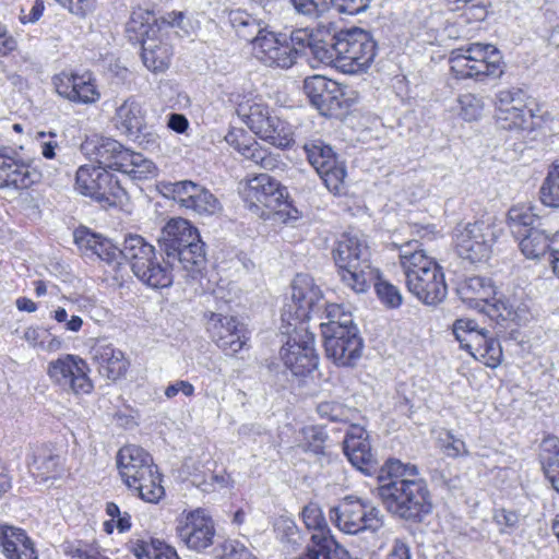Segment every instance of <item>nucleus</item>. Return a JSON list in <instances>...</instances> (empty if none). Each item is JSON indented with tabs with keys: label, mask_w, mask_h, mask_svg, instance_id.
<instances>
[{
	"label": "nucleus",
	"mask_w": 559,
	"mask_h": 559,
	"mask_svg": "<svg viewBox=\"0 0 559 559\" xmlns=\"http://www.w3.org/2000/svg\"><path fill=\"white\" fill-rule=\"evenodd\" d=\"M456 290L464 304L506 328L509 322L520 325L530 318L528 306L515 296L495 299V286L489 278L467 277L459 284Z\"/></svg>",
	"instance_id": "1"
},
{
	"label": "nucleus",
	"mask_w": 559,
	"mask_h": 559,
	"mask_svg": "<svg viewBox=\"0 0 559 559\" xmlns=\"http://www.w3.org/2000/svg\"><path fill=\"white\" fill-rule=\"evenodd\" d=\"M377 490L388 512L399 519L417 523L431 512L430 492L423 478L388 479Z\"/></svg>",
	"instance_id": "2"
},
{
	"label": "nucleus",
	"mask_w": 559,
	"mask_h": 559,
	"mask_svg": "<svg viewBox=\"0 0 559 559\" xmlns=\"http://www.w3.org/2000/svg\"><path fill=\"white\" fill-rule=\"evenodd\" d=\"M342 282L360 294L378 278V270L370 262V249L364 235L345 234L333 251Z\"/></svg>",
	"instance_id": "3"
},
{
	"label": "nucleus",
	"mask_w": 559,
	"mask_h": 559,
	"mask_svg": "<svg viewBox=\"0 0 559 559\" xmlns=\"http://www.w3.org/2000/svg\"><path fill=\"white\" fill-rule=\"evenodd\" d=\"M117 467L123 483L142 500L155 503L164 496L158 468L143 448L134 444L121 448L117 454Z\"/></svg>",
	"instance_id": "4"
},
{
	"label": "nucleus",
	"mask_w": 559,
	"mask_h": 559,
	"mask_svg": "<svg viewBox=\"0 0 559 559\" xmlns=\"http://www.w3.org/2000/svg\"><path fill=\"white\" fill-rule=\"evenodd\" d=\"M240 194L249 210L262 218L277 216L283 222L296 221L299 212L288 201L286 188L267 174H260L240 183Z\"/></svg>",
	"instance_id": "5"
},
{
	"label": "nucleus",
	"mask_w": 559,
	"mask_h": 559,
	"mask_svg": "<svg viewBox=\"0 0 559 559\" xmlns=\"http://www.w3.org/2000/svg\"><path fill=\"white\" fill-rule=\"evenodd\" d=\"M330 58L336 69L347 74L366 72L377 53L371 34L362 28L343 29L332 37Z\"/></svg>",
	"instance_id": "6"
},
{
	"label": "nucleus",
	"mask_w": 559,
	"mask_h": 559,
	"mask_svg": "<svg viewBox=\"0 0 559 559\" xmlns=\"http://www.w3.org/2000/svg\"><path fill=\"white\" fill-rule=\"evenodd\" d=\"M449 61L456 79H499L506 68L501 51L491 44L473 43L453 50Z\"/></svg>",
	"instance_id": "7"
},
{
	"label": "nucleus",
	"mask_w": 559,
	"mask_h": 559,
	"mask_svg": "<svg viewBox=\"0 0 559 559\" xmlns=\"http://www.w3.org/2000/svg\"><path fill=\"white\" fill-rule=\"evenodd\" d=\"M322 293L312 277L307 274H298L292 283L290 297L286 299L282 309V321L287 325L298 329L310 320L312 314H318L323 308Z\"/></svg>",
	"instance_id": "8"
},
{
	"label": "nucleus",
	"mask_w": 559,
	"mask_h": 559,
	"mask_svg": "<svg viewBox=\"0 0 559 559\" xmlns=\"http://www.w3.org/2000/svg\"><path fill=\"white\" fill-rule=\"evenodd\" d=\"M500 229L490 221L457 225L453 238L457 254L472 263L487 261Z\"/></svg>",
	"instance_id": "9"
},
{
	"label": "nucleus",
	"mask_w": 559,
	"mask_h": 559,
	"mask_svg": "<svg viewBox=\"0 0 559 559\" xmlns=\"http://www.w3.org/2000/svg\"><path fill=\"white\" fill-rule=\"evenodd\" d=\"M329 515L341 532L349 535L367 530L374 532L382 525L380 510L369 501L354 496L345 497L337 506L331 508Z\"/></svg>",
	"instance_id": "10"
},
{
	"label": "nucleus",
	"mask_w": 559,
	"mask_h": 559,
	"mask_svg": "<svg viewBox=\"0 0 559 559\" xmlns=\"http://www.w3.org/2000/svg\"><path fill=\"white\" fill-rule=\"evenodd\" d=\"M302 150L310 165L316 169L325 187L340 193L346 177L344 163L340 162L333 148L320 139L307 141Z\"/></svg>",
	"instance_id": "11"
},
{
	"label": "nucleus",
	"mask_w": 559,
	"mask_h": 559,
	"mask_svg": "<svg viewBox=\"0 0 559 559\" xmlns=\"http://www.w3.org/2000/svg\"><path fill=\"white\" fill-rule=\"evenodd\" d=\"M88 366L76 355L66 354L48 364L47 373L50 380L66 392L87 394L93 389L88 378Z\"/></svg>",
	"instance_id": "12"
},
{
	"label": "nucleus",
	"mask_w": 559,
	"mask_h": 559,
	"mask_svg": "<svg viewBox=\"0 0 559 559\" xmlns=\"http://www.w3.org/2000/svg\"><path fill=\"white\" fill-rule=\"evenodd\" d=\"M246 123L261 140L275 147L285 148L294 142L292 126L272 115L270 108L262 104L250 106Z\"/></svg>",
	"instance_id": "13"
},
{
	"label": "nucleus",
	"mask_w": 559,
	"mask_h": 559,
	"mask_svg": "<svg viewBox=\"0 0 559 559\" xmlns=\"http://www.w3.org/2000/svg\"><path fill=\"white\" fill-rule=\"evenodd\" d=\"M295 335L289 336L281 349V358L294 376L304 377L318 366V355L314 350V336L307 328L294 329Z\"/></svg>",
	"instance_id": "14"
},
{
	"label": "nucleus",
	"mask_w": 559,
	"mask_h": 559,
	"mask_svg": "<svg viewBox=\"0 0 559 559\" xmlns=\"http://www.w3.org/2000/svg\"><path fill=\"white\" fill-rule=\"evenodd\" d=\"M206 331L211 340L227 355H235L247 342L246 328L236 317L205 313Z\"/></svg>",
	"instance_id": "15"
},
{
	"label": "nucleus",
	"mask_w": 559,
	"mask_h": 559,
	"mask_svg": "<svg viewBox=\"0 0 559 559\" xmlns=\"http://www.w3.org/2000/svg\"><path fill=\"white\" fill-rule=\"evenodd\" d=\"M326 356L338 366H354L361 356L362 338L357 328H336L322 333Z\"/></svg>",
	"instance_id": "16"
},
{
	"label": "nucleus",
	"mask_w": 559,
	"mask_h": 559,
	"mask_svg": "<svg viewBox=\"0 0 559 559\" xmlns=\"http://www.w3.org/2000/svg\"><path fill=\"white\" fill-rule=\"evenodd\" d=\"M177 535L192 550L202 551L213 544L215 527L205 510L197 509L182 516L177 525Z\"/></svg>",
	"instance_id": "17"
},
{
	"label": "nucleus",
	"mask_w": 559,
	"mask_h": 559,
	"mask_svg": "<svg viewBox=\"0 0 559 559\" xmlns=\"http://www.w3.org/2000/svg\"><path fill=\"white\" fill-rule=\"evenodd\" d=\"M168 191L180 206L200 215H213L221 209L219 201L213 193L190 180L170 183Z\"/></svg>",
	"instance_id": "18"
},
{
	"label": "nucleus",
	"mask_w": 559,
	"mask_h": 559,
	"mask_svg": "<svg viewBox=\"0 0 559 559\" xmlns=\"http://www.w3.org/2000/svg\"><path fill=\"white\" fill-rule=\"evenodd\" d=\"M526 94L519 87L501 90L496 95L497 118L504 129H525L527 118H532L526 109Z\"/></svg>",
	"instance_id": "19"
},
{
	"label": "nucleus",
	"mask_w": 559,
	"mask_h": 559,
	"mask_svg": "<svg viewBox=\"0 0 559 559\" xmlns=\"http://www.w3.org/2000/svg\"><path fill=\"white\" fill-rule=\"evenodd\" d=\"M253 53L258 60L267 67L287 69L293 66V53L286 34L267 29L255 38Z\"/></svg>",
	"instance_id": "20"
},
{
	"label": "nucleus",
	"mask_w": 559,
	"mask_h": 559,
	"mask_svg": "<svg viewBox=\"0 0 559 559\" xmlns=\"http://www.w3.org/2000/svg\"><path fill=\"white\" fill-rule=\"evenodd\" d=\"M344 453L354 467L366 475L377 471L378 462L369 436L359 425H350L343 441Z\"/></svg>",
	"instance_id": "21"
},
{
	"label": "nucleus",
	"mask_w": 559,
	"mask_h": 559,
	"mask_svg": "<svg viewBox=\"0 0 559 559\" xmlns=\"http://www.w3.org/2000/svg\"><path fill=\"white\" fill-rule=\"evenodd\" d=\"M519 246L528 259L548 254L552 271L559 277V231L550 234L539 227L527 229Z\"/></svg>",
	"instance_id": "22"
},
{
	"label": "nucleus",
	"mask_w": 559,
	"mask_h": 559,
	"mask_svg": "<svg viewBox=\"0 0 559 559\" xmlns=\"http://www.w3.org/2000/svg\"><path fill=\"white\" fill-rule=\"evenodd\" d=\"M405 282L408 292L426 305L441 302L448 293L444 274L439 264L421 272L420 275H411V278Z\"/></svg>",
	"instance_id": "23"
},
{
	"label": "nucleus",
	"mask_w": 559,
	"mask_h": 559,
	"mask_svg": "<svg viewBox=\"0 0 559 559\" xmlns=\"http://www.w3.org/2000/svg\"><path fill=\"white\" fill-rule=\"evenodd\" d=\"M146 110L139 97L131 95L115 109L112 123L115 128L131 140H139L145 130Z\"/></svg>",
	"instance_id": "24"
},
{
	"label": "nucleus",
	"mask_w": 559,
	"mask_h": 559,
	"mask_svg": "<svg viewBox=\"0 0 559 559\" xmlns=\"http://www.w3.org/2000/svg\"><path fill=\"white\" fill-rule=\"evenodd\" d=\"M91 159L97 164V167L104 170H115L121 173L122 167L128 162L129 151L114 139H100L96 142H86L83 146Z\"/></svg>",
	"instance_id": "25"
},
{
	"label": "nucleus",
	"mask_w": 559,
	"mask_h": 559,
	"mask_svg": "<svg viewBox=\"0 0 559 559\" xmlns=\"http://www.w3.org/2000/svg\"><path fill=\"white\" fill-rule=\"evenodd\" d=\"M319 33L305 27L294 29L288 36L289 48L293 53V64L299 56L311 55L323 63H332L330 58V44L322 40Z\"/></svg>",
	"instance_id": "26"
},
{
	"label": "nucleus",
	"mask_w": 559,
	"mask_h": 559,
	"mask_svg": "<svg viewBox=\"0 0 559 559\" xmlns=\"http://www.w3.org/2000/svg\"><path fill=\"white\" fill-rule=\"evenodd\" d=\"M91 357L99 373L110 380L121 378L128 370L129 362L124 354L110 343L98 341L91 348Z\"/></svg>",
	"instance_id": "27"
},
{
	"label": "nucleus",
	"mask_w": 559,
	"mask_h": 559,
	"mask_svg": "<svg viewBox=\"0 0 559 559\" xmlns=\"http://www.w3.org/2000/svg\"><path fill=\"white\" fill-rule=\"evenodd\" d=\"M198 238L197 229L185 218H171L162 229L158 245L168 259L176 250Z\"/></svg>",
	"instance_id": "28"
},
{
	"label": "nucleus",
	"mask_w": 559,
	"mask_h": 559,
	"mask_svg": "<svg viewBox=\"0 0 559 559\" xmlns=\"http://www.w3.org/2000/svg\"><path fill=\"white\" fill-rule=\"evenodd\" d=\"M393 246L399 250V261L404 272L405 281L409 280L411 275H420L421 272L438 265L432 258L426 254L421 243L417 240H411L402 245L393 243Z\"/></svg>",
	"instance_id": "29"
},
{
	"label": "nucleus",
	"mask_w": 559,
	"mask_h": 559,
	"mask_svg": "<svg viewBox=\"0 0 559 559\" xmlns=\"http://www.w3.org/2000/svg\"><path fill=\"white\" fill-rule=\"evenodd\" d=\"M295 9L308 16H320L333 5L340 13L355 15L365 11L370 0H292Z\"/></svg>",
	"instance_id": "30"
},
{
	"label": "nucleus",
	"mask_w": 559,
	"mask_h": 559,
	"mask_svg": "<svg viewBox=\"0 0 559 559\" xmlns=\"http://www.w3.org/2000/svg\"><path fill=\"white\" fill-rule=\"evenodd\" d=\"M74 241L85 253L91 252L108 263L114 262L121 252V248L114 245L110 239L92 233L86 227H80L74 231Z\"/></svg>",
	"instance_id": "31"
},
{
	"label": "nucleus",
	"mask_w": 559,
	"mask_h": 559,
	"mask_svg": "<svg viewBox=\"0 0 559 559\" xmlns=\"http://www.w3.org/2000/svg\"><path fill=\"white\" fill-rule=\"evenodd\" d=\"M133 274L142 284L150 288H166L174 282L173 261L168 258L164 260L155 255L146 263H142L140 269Z\"/></svg>",
	"instance_id": "32"
},
{
	"label": "nucleus",
	"mask_w": 559,
	"mask_h": 559,
	"mask_svg": "<svg viewBox=\"0 0 559 559\" xmlns=\"http://www.w3.org/2000/svg\"><path fill=\"white\" fill-rule=\"evenodd\" d=\"M0 537L3 552L8 559H37L33 543L21 528L2 525Z\"/></svg>",
	"instance_id": "33"
},
{
	"label": "nucleus",
	"mask_w": 559,
	"mask_h": 559,
	"mask_svg": "<svg viewBox=\"0 0 559 559\" xmlns=\"http://www.w3.org/2000/svg\"><path fill=\"white\" fill-rule=\"evenodd\" d=\"M453 334L461 347L466 349L474 358L477 357L491 337L485 329H479L478 324L468 318L455 320L453 323Z\"/></svg>",
	"instance_id": "34"
},
{
	"label": "nucleus",
	"mask_w": 559,
	"mask_h": 559,
	"mask_svg": "<svg viewBox=\"0 0 559 559\" xmlns=\"http://www.w3.org/2000/svg\"><path fill=\"white\" fill-rule=\"evenodd\" d=\"M156 22L153 12L142 8L133 10L126 26L129 40L142 46L148 38H155L158 33Z\"/></svg>",
	"instance_id": "35"
},
{
	"label": "nucleus",
	"mask_w": 559,
	"mask_h": 559,
	"mask_svg": "<svg viewBox=\"0 0 559 559\" xmlns=\"http://www.w3.org/2000/svg\"><path fill=\"white\" fill-rule=\"evenodd\" d=\"M142 61L154 73H160L168 69L173 55L171 47L155 38H148L143 43Z\"/></svg>",
	"instance_id": "36"
},
{
	"label": "nucleus",
	"mask_w": 559,
	"mask_h": 559,
	"mask_svg": "<svg viewBox=\"0 0 559 559\" xmlns=\"http://www.w3.org/2000/svg\"><path fill=\"white\" fill-rule=\"evenodd\" d=\"M120 255L130 264L132 273L138 271L142 263L156 255L155 248L140 235H128L124 238Z\"/></svg>",
	"instance_id": "37"
},
{
	"label": "nucleus",
	"mask_w": 559,
	"mask_h": 559,
	"mask_svg": "<svg viewBox=\"0 0 559 559\" xmlns=\"http://www.w3.org/2000/svg\"><path fill=\"white\" fill-rule=\"evenodd\" d=\"M229 23L237 35L251 43L252 46H254L255 38L267 31V24L263 20L254 17L245 10L230 11Z\"/></svg>",
	"instance_id": "38"
},
{
	"label": "nucleus",
	"mask_w": 559,
	"mask_h": 559,
	"mask_svg": "<svg viewBox=\"0 0 559 559\" xmlns=\"http://www.w3.org/2000/svg\"><path fill=\"white\" fill-rule=\"evenodd\" d=\"M539 457L547 479L559 492V439L557 437L548 436L542 441Z\"/></svg>",
	"instance_id": "39"
},
{
	"label": "nucleus",
	"mask_w": 559,
	"mask_h": 559,
	"mask_svg": "<svg viewBox=\"0 0 559 559\" xmlns=\"http://www.w3.org/2000/svg\"><path fill=\"white\" fill-rule=\"evenodd\" d=\"M301 518L306 527L311 532L309 543L314 544L316 542L322 543L323 539H335L319 504L309 503L305 506Z\"/></svg>",
	"instance_id": "40"
},
{
	"label": "nucleus",
	"mask_w": 559,
	"mask_h": 559,
	"mask_svg": "<svg viewBox=\"0 0 559 559\" xmlns=\"http://www.w3.org/2000/svg\"><path fill=\"white\" fill-rule=\"evenodd\" d=\"M128 548L138 559H179L175 548L159 539L130 540Z\"/></svg>",
	"instance_id": "41"
},
{
	"label": "nucleus",
	"mask_w": 559,
	"mask_h": 559,
	"mask_svg": "<svg viewBox=\"0 0 559 559\" xmlns=\"http://www.w3.org/2000/svg\"><path fill=\"white\" fill-rule=\"evenodd\" d=\"M170 261L173 263L178 261L185 270L191 273L192 276L199 273L205 263L204 243L198 237L195 240L190 241L187 246L181 247L171 254Z\"/></svg>",
	"instance_id": "42"
},
{
	"label": "nucleus",
	"mask_w": 559,
	"mask_h": 559,
	"mask_svg": "<svg viewBox=\"0 0 559 559\" xmlns=\"http://www.w3.org/2000/svg\"><path fill=\"white\" fill-rule=\"evenodd\" d=\"M98 179V193H95L93 199L104 206H116L121 203L126 197V190L120 181L108 170H104Z\"/></svg>",
	"instance_id": "43"
},
{
	"label": "nucleus",
	"mask_w": 559,
	"mask_h": 559,
	"mask_svg": "<svg viewBox=\"0 0 559 559\" xmlns=\"http://www.w3.org/2000/svg\"><path fill=\"white\" fill-rule=\"evenodd\" d=\"M297 559H352L347 549L336 539H323L322 543H309Z\"/></svg>",
	"instance_id": "44"
},
{
	"label": "nucleus",
	"mask_w": 559,
	"mask_h": 559,
	"mask_svg": "<svg viewBox=\"0 0 559 559\" xmlns=\"http://www.w3.org/2000/svg\"><path fill=\"white\" fill-rule=\"evenodd\" d=\"M301 439L299 445L305 452L313 453L314 455H325L326 441L329 436L323 427L307 426L300 430Z\"/></svg>",
	"instance_id": "45"
},
{
	"label": "nucleus",
	"mask_w": 559,
	"mask_h": 559,
	"mask_svg": "<svg viewBox=\"0 0 559 559\" xmlns=\"http://www.w3.org/2000/svg\"><path fill=\"white\" fill-rule=\"evenodd\" d=\"M347 99L338 83L335 82V88L328 86L325 93L321 95L316 108L324 116H335L341 110L347 108Z\"/></svg>",
	"instance_id": "46"
},
{
	"label": "nucleus",
	"mask_w": 559,
	"mask_h": 559,
	"mask_svg": "<svg viewBox=\"0 0 559 559\" xmlns=\"http://www.w3.org/2000/svg\"><path fill=\"white\" fill-rule=\"evenodd\" d=\"M122 167L121 174L133 180H144L156 174V167L152 160L146 159L143 155L129 151V158Z\"/></svg>",
	"instance_id": "47"
},
{
	"label": "nucleus",
	"mask_w": 559,
	"mask_h": 559,
	"mask_svg": "<svg viewBox=\"0 0 559 559\" xmlns=\"http://www.w3.org/2000/svg\"><path fill=\"white\" fill-rule=\"evenodd\" d=\"M324 314L326 321L320 322L321 333L328 332V329L336 331L337 326L344 328V330L357 328L356 324H354L352 313L345 311L341 305H326L324 308Z\"/></svg>",
	"instance_id": "48"
},
{
	"label": "nucleus",
	"mask_w": 559,
	"mask_h": 559,
	"mask_svg": "<svg viewBox=\"0 0 559 559\" xmlns=\"http://www.w3.org/2000/svg\"><path fill=\"white\" fill-rule=\"evenodd\" d=\"M242 156L254 165L260 166L265 170H274L281 164L278 154H272L263 148L255 140L250 142L247 148H242Z\"/></svg>",
	"instance_id": "49"
},
{
	"label": "nucleus",
	"mask_w": 559,
	"mask_h": 559,
	"mask_svg": "<svg viewBox=\"0 0 559 559\" xmlns=\"http://www.w3.org/2000/svg\"><path fill=\"white\" fill-rule=\"evenodd\" d=\"M104 169L93 165H83L76 171L75 189L83 195L93 199L97 192L100 174Z\"/></svg>",
	"instance_id": "50"
},
{
	"label": "nucleus",
	"mask_w": 559,
	"mask_h": 559,
	"mask_svg": "<svg viewBox=\"0 0 559 559\" xmlns=\"http://www.w3.org/2000/svg\"><path fill=\"white\" fill-rule=\"evenodd\" d=\"M509 225L513 234L522 235L521 228L525 231L531 228H537L535 224L539 221L533 212V207L525 205L513 206L508 213Z\"/></svg>",
	"instance_id": "51"
},
{
	"label": "nucleus",
	"mask_w": 559,
	"mask_h": 559,
	"mask_svg": "<svg viewBox=\"0 0 559 559\" xmlns=\"http://www.w3.org/2000/svg\"><path fill=\"white\" fill-rule=\"evenodd\" d=\"M40 174L29 164L19 160L13 171L8 178L7 188L27 189L35 182L39 181Z\"/></svg>",
	"instance_id": "52"
},
{
	"label": "nucleus",
	"mask_w": 559,
	"mask_h": 559,
	"mask_svg": "<svg viewBox=\"0 0 559 559\" xmlns=\"http://www.w3.org/2000/svg\"><path fill=\"white\" fill-rule=\"evenodd\" d=\"M540 200L547 206L559 207V163L549 169L540 187Z\"/></svg>",
	"instance_id": "53"
},
{
	"label": "nucleus",
	"mask_w": 559,
	"mask_h": 559,
	"mask_svg": "<svg viewBox=\"0 0 559 559\" xmlns=\"http://www.w3.org/2000/svg\"><path fill=\"white\" fill-rule=\"evenodd\" d=\"M100 98L95 80L90 73L78 74L75 83V95L73 102L81 104H93Z\"/></svg>",
	"instance_id": "54"
},
{
	"label": "nucleus",
	"mask_w": 559,
	"mask_h": 559,
	"mask_svg": "<svg viewBox=\"0 0 559 559\" xmlns=\"http://www.w3.org/2000/svg\"><path fill=\"white\" fill-rule=\"evenodd\" d=\"M33 465L45 479L55 478L59 475L61 459L59 455L50 452H44L43 454L34 457Z\"/></svg>",
	"instance_id": "55"
},
{
	"label": "nucleus",
	"mask_w": 559,
	"mask_h": 559,
	"mask_svg": "<svg viewBox=\"0 0 559 559\" xmlns=\"http://www.w3.org/2000/svg\"><path fill=\"white\" fill-rule=\"evenodd\" d=\"M317 412L322 419L330 421L347 423L350 420L352 411L337 402H321Z\"/></svg>",
	"instance_id": "56"
},
{
	"label": "nucleus",
	"mask_w": 559,
	"mask_h": 559,
	"mask_svg": "<svg viewBox=\"0 0 559 559\" xmlns=\"http://www.w3.org/2000/svg\"><path fill=\"white\" fill-rule=\"evenodd\" d=\"M328 86L335 88V81L329 80L322 75L307 78L304 82V91L310 103L316 107L321 95L325 93Z\"/></svg>",
	"instance_id": "57"
},
{
	"label": "nucleus",
	"mask_w": 559,
	"mask_h": 559,
	"mask_svg": "<svg viewBox=\"0 0 559 559\" xmlns=\"http://www.w3.org/2000/svg\"><path fill=\"white\" fill-rule=\"evenodd\" d=\"M460 105V116L466 121L477 120L484 109L483 100L474 94L467 93L461 95L457 99Z\"/></svg>",
	"instance_id": "58"
},
{
	"label": "nucleus",
	"mask_w": 559,
	"mask_h": 559,
	"mask_svg": "<svg viewBox=\"0 0 559 559\" xmlns=\"http://www.w3.org/2000/svg\"><path fill=\"white\" fill-rule=\"evenodd\" d=\"M374 285L376 293L380 300L390 308H397L402 304V295L400 289L379 277L371 283Z\"/></svg>",
	"instance_id": "59"
},
{
	"label": "nucleus",
	"mask_w": 559,
	"mask_h": 559,
	"mask_svg": "<svg viewBox=\"0 0 559 559\" xmlns=\"http://www.w3.org/2000/svg\"><path fill=\"white\" fill-rule=\"evenodd\" d=\"M382 472H386L389 479L419 478L418 467L414 464H404L400 460L391 459L385 463Z\"/></svg>",
	"instance_id": "60"
},
{
	"label": "nucleus",
	"mask_w": 559,
	"mask_h": 559,
	"mask_svg": "<svg viewBox=\"0 0 559 559\" xmlns=\"http://www.w3.org/2000/svg\"><path fill=\"white\" fill-rule=\"evenodd\" d=\"M502 358V349L498 340L490 337L481 352L475 359L483 361L486 366L496 368Z\"/></svg>",
	"instance_id": "61"
},
{
	"label": "nucleus",
	"mask_w": 559,
	"mask_h": 559,
	"mask_svg": "<svg viewBox=\"0 0 559 559\" xmlns=\"http://www.w3.org/2000/svg\"><path fill=\"white\" fill-rule=\"evenodd\" d=\"M221 559H257L239 540L227 539L222 545Z\"/></svg>",
	"instance_id": "62"
},
{
	"label": "nucleus",
	"mask_w": 559,
	"mask_h": 559,
	"mask_svg": "<svg viewBox=\"0 0 559 559\" xmlns=\"http://www.w3.org/2000/svg\"><path fill=\"white\" fill-rule=\"evenodd\" d=\"M78 74L62 72L53 78V85L57 93L73 102L75 95V83Z\"/></svg>",
	"instance_id": "63"
},
{
	"label": "nucleus",
	"mask_w": 559,
	"mask_h": 559,
	"mask_svg": "<svg viewBox=\"0 0 559 559\" xmlns=\"http://www.w3.org/2000/svg\"><path fill=\"white\" fill-rule=\"evenodd\" d=\"M442 442V450L449 457L455 459L469 455L466 443L462 439L456 438L452 432H448Z\"/></svg>",
	"instance_id": "64"
}]
</instances>
